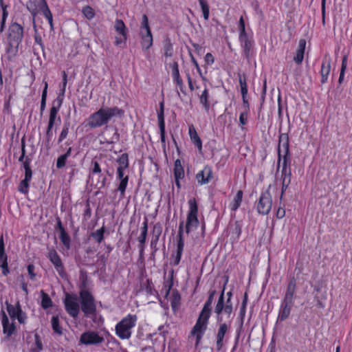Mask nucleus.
Instances as JSON below:
<instances>
[{
	"label": "nucleus",
	"instance_id": "473e14b6",
	"mask_svg": "<svg viewBox=\"0 0 352 352\" xmlns=\"http://www.w3.org/2000/svg\"><path fill=\"white\" fill-rule=\"evenodd\" d=\"M209 96L208 90L206 87H205L204 90L202 91L199 96V100L200 103L204 106L206 111H208L210 108V103L208 101Z\"/></svg>",
	"mask_w": 352,
	"mask_h": 352
},
{
	"label": "nucleus",
	"instance_id": "13d9d810",
	"mask_svg": "<svg viewBox=\"0 0 352 352\" xmlns=\"http://www.w3.org/2000/svg\"><path fill=\"white\" fill-rule=\"evenodd\" d=\"M19 161L22 163L23 167L25 169V164L28 163V167H30L31 160L25 155H21L19 158Z\"/></svg>",
	"mask_w": 352,
	"mask_h": 352
},
{
	"label": "nucleus",
	"instance_id": "0e129e2a",
	"mask_svg": "<svg viewBox=\"0 0 352 352\" xmlns=\"http://www.w3.org/2000/svg\"><path fill=\"white\" fill-rule=\"evenodd\" d=\"M8 256L5 253V251L0 252V264L7 263Z\"/></svg>",
	"mask_w": 352,
	"mask_h": 352
},
{
	"label": "nucleus",
	"instance_id": "37998d69",
	"mask_svg": "<svg viewBox=\"0 0 352 352\" xmlns=\"http://www.w3.org/2000/svg\"><path fill=\"white\" fill-rule=\"evenodd\" d=\"M52 329L58 334L62 333V329L59 324V319L58 316H53L52 318Z\"/></svg>",
	"mask_w": 352,
	"mask_h": 352
},
{
	"label": "nucleus",
	"instance_id": "49530a36",
	"mask_svg": "<svg viewBox=\"0 0 352 352\" xmlns=\"http://www.w3.org/2000/svg\"><path fill=\"white\" fill-rule=\"evenodd\" d=\"M42 349H43V344H42L41 340L40 339V337L37 333H36L34 335V347L32 349H33L34 352H38L41 350H42Z\"/></svg>",
	"mask_w": 352,
	"mask_h": 352
},
{
	"label": "nucleus",
	"instance_id": "603ef678",
	"mask_svg": "<svg viewBox=\"0 0 352 352\" xmlns=\"http://www.w3.org/2000/svg\"><path fill=\"white\" fill-rule=\"evenodd\" d=\"M8 16V12H3L0 19V33L3 32L5 29L6 21Z\"/></svg>",
	"mask_w": 352,
	"mask_h": 352
},
{
	"label": "nucleus",
	"instance_id": "e433bc0d",
	"mask_svg": "<svg viewBox=\"0 0 352 352\" xmlns=\"http://www.w3.org/2000/svg\"><path fill=\"white\" fill-rule=\"evenodd\" d=\"M58 226H59L60 230V239L62 243H63V245L67 248H69V247H70V239H69V237L68 234L66 233V232L65 231L64 228L62 227L60 221L58 222Z\"/></svg>",
	"mask_w": 352,
	"mask_h": 352
},
{
	"label": "nucleus",
	"instance_id": "f3484780",
	"mask_svg": "<svg viewBox=\"0 0 352 352\" xmlns=\"http://www.w3.org/2000/svg\"><path fill=\"white\" fill-rule=\"evenodd\" d=\"M212 178V170L210 166H206L203 170L196 175L197 182L201 184H208Z\"/></svg>",
	"mask_w": 352,
	"mask_h": 352
},
{
	"label": "nucleus",
	"instance_id": "6e6552de",
	"mask_svg": "<svg viewBox=\"0 0 352 352\" xmlns=\"http://www.w3.org/2000/svg\"><path fill=\"white\" fill-rule=\"evenodd\" d=\"M232 311V303L230 299H227L225 302L224 290H223L214 308V312L218 315V321L222 320V318L220 316L222 313L226 314L228 316V318H230Z\"/></svg>",
	"mask_w": 352,
	"mask_h": 352
},
{
	"label": "nucleus",
	"instance_id": "4be33fe9",
	"mask_svg": "<svg viewBox=\"0 0 352 352\" xmlns=\"http://www.w3.org/2000/svg\"><path fill=\"white\" fill-rule=\"evenodd\" d=\"M141 45L144 50H148L153 45V36L151 31L140 32Z\"/></svg>",
	"mask_w": 352,
	"mask_h": 352
},
{
	"label": "nucleus",
	"instance_id": "6e6d98bb",
	"mask_svg": "<svg viewBox=\"0 0 352 352\" xmlns=\"http://www.w3.org/2000/svg\"><path fill=\"white\" fill-rule=\"evenodd\" d=\"M28 272L29 274L30 278L31 280H34L36 278V273L34 272L35 267L32 264H30L27 267Z\"/></svg>",
	"mask_w": 352,
	"mask_h": 352
},
{
	"label": "nucleus",
	"instance_id": "338daca9",
	"mask_svg": "<svg viewBox=\"0 0 352 352\" xmlns=\"http://www.w3.org/2000/svg\"><path fill=\"white\" fill-rule=\"evenodd\" d=\"M67 82V74L65 73V72H63V89H62L63 93H64L65 91Z\"/></svg>",
	"mask_w": 352,
	"mask_h": 352
},
{
	"label": "nucleus",
	"instance_id": "c03bdc74",
	"mask_svg": "<svg viewBox=\"0 0 352 352\" xmlns=\"http://www.w3.org/2000/svg\"><path fill=\"white\" fill-rule=\"evenodd\" d=\"M239 84L241 87V92L242 96H244V95L248 94V86L246 83V78L244 76L242 77L241 76H239Z\"/></svg>",
	"mask_w": 352,
	"mask_h": 352
},
{
	"label": "nucleus",
	"instance_id": "2eb2a0df",
	"mask_svg": "<svg viewBox=\"0 0 352 352\" xmlns=\"http://www.w3.org/2000/svg\"><path fill=\"white\" fill-rule=\"evenodd\" d=\"M47 258L54 265L59 275L63 276L65 275V268L60 257L54 249H52L49 251Z\"/></svg>",
	"mask_w": 352,
	"mask_h": 352
},
{
	"label": "nucleus",
	"instance_id": "0eeeda50",
	"mask_svg": "<svg viewBox=\"0 0 352 352\" xmlns=\"http://www.w3.org/2000/svg\"><path fill=\"white\" fill-rule=\"evenodd\" d=\"M209 318L210 316L200 313L195 325L191 330V335L196 337V346L199 344L202 336L206 330Z\"/></svg>",
	"mask_w": 352,
	"mask_h": 352
},
{
	"label": "nucleus",
	"instance_id": "ddd939ff",
	"mask_svg": "<svg viewBox=\"0 0 352 352\" xmlns=\"http://www.w3.org/2000/svg\"><path fill=\"white\" fill-rule=\"evenodd\" d=\"M6 305L8 314L12 320L16 318L20 323L25 322L26 316L21 309L19 302H17L16 305H12L6 301Z\"/></svg>",
	"mask_w": 352,
	"mask_h": 352
},
{
	"label": "nucleus",
	"instance_id": "09e8293b",
	"mask_svg": "<svg viewBox=\"0 0 352 352\" xmlns=\"http://www.w3.org/2000/svg\"><path fill=\"white\" fill-rule=\"evenodd\" d=\"M84 16L89 20L93 19L95 16L94 10L90 6H85L82 8Z\"/></svg>",
	"mask_w": 352,
	"mask_h": 352
},
{
	"label": "nucleus",
	"instance_id": "6ab92c4d",
	"mask_svg": "<svg viewBox=\"0 0 352 352\" xmlns=\"http://www.w3.org/2000/svg\"><path fill=\"white\" fill-rule=\"evenodd\" d=\"M331 72V58L325 56L322 60L320 74H321V83L324 84L327 82L329 75Z\"/></svg>",
	"mask_w": 352,
	"mask_h": 352
},
{
	"label": "nucleus",
	"instance_id": "58836bf2",
	"mask_svg": "<svg viewBox=\"0 0 352 352\" xmlns=\"http://www.w3.org/2000/svg\"><path fill=\"white\" fill-rule=\"evenodd\" d=\"M41 307L46 309L52 306V301L49 296L45 293L43 291H41Z\"/></svg>",
	"mask_w": 352,
	"mask_h": 352
},
{
	"label": "nucleus",
	"instance_id": "774afa93",
	"mask_svg": "<svg viewBox=\"0 0 352 352\" xmlns=\"http://www.w3.org/2000/svg\"><path fill=\"white\" fill-rule=\"evenodd\" d=\"M285 215V210L284 208H279L276 212V217L278 219H282Z\"/></svg>",
	"mask_w": 352,
	"mask_h": 352
},
{
	"label": "nucleus",
	"instance_id": "052dcab7",
	"mask_svg": "<svg viewBox=\"0 0 352 352\" xmlns=\"http://www.w3.org/2000/svg\"><path fill=\"white\" fill-rule=\"evenodd\" d=\"M239 30H240L239 35L247 34V33L245 32V29L244 20L242 16L239 19Z\"/></svg>",
	"mask_w": 352,
	"mask_h": 352
},
{
	"label": "nucleus",
	"instance_id": "a211bd4d",
	"mask_svg": "<svg viewBox=\"0 0 352 352\" xmlns=\"http://www.w3.org/2000/svg\"><path fill=\"white\" fill-rule=\"evenodd\" d=\"M293 305L294 303L285 300L281 302L277 318L278 321H284L289 318Z\"/></svg>",
	"mask_w": 352,
	"mask_h": 352
},
{
	"label": "nucleus",
	"instance_id": "a19ab883",
	"mask_svg": "<svg viewBox=\"0 0 352 352\" xmlns=\"http://www.w3.org/2000/svg\"><path fill=\"white\" fill-rule=\"evenodd\" d=\"M173 78L176 85L179 87L182 91H184V85L183 80L179 75V72H175L172 73Z\"/></svg>",
	"mask_w": 352,
	"mask_h": 352
},
{
	"label": "nucleus",
	"instance_id": "69168bd1",
	"mask_svg": "<svg viewBox=\"0 0 352 352\" xmlns=\"http://www.w3.org/2000/svg\"><path fill=\"white\" fill-rule=\"evenodd\" d=\"M126 39H127V36L125 37V38H124V37H122V36H121V37H116L115 38V45H119L121 43H125L126 41Z\"/></svg>",
	"mask_w": 352,
	"mask_h": 352
},
{
	"label": "nucleus",
	"instance_id": "680f3d73",
	"mask_svg": "<svg viewBox=\"0 0 352 352\" xmlns=\"http://www.w3.org/2000/svg\"><path fill=\"white\" fill-rule=\"evenodd\" d=\"M157 118L159 122V127L163 128V126H165L164 112L160 111L157 115Z\"/></svg>",
	"mask_w": 352,
	"mask_h": 352
},
{
	"label": "nucleus",
	"instance_id": "aec40b11",
	"mask_svg": "<svg viewBox=\"0 0 352 352\" xmlns=\"http://www.w3.org/2000/svg\"><path fill=\"white\" fill-rule=\"evenodd\" d=\"M228 330V326L226 323H221L219 325V328L217 334V350L221 351L223 346V338Z\"/></svg>",
	"mask_w": 352,
	"mask_h": 352
},
{
	"label": "nucleus",
	"instance_id": "9b49d317",
	"mask_svg": "<svg viewBox=\"0 0 352 352\" xmlns=\"http://www.w3.org/2000/svg\"><path fill=\"white\" fill-rule=\"evenodd\" d=\"M93 167L89 172V179L92 184L94 183V177L97 176L98 180L96 181L95 186L98 188H101L105 185V176L102 175V170L99 163L97 161L92 162Z\"/></svg>",
	"mask_w": 352,
	"mask_h": 352
},
{
	"label": "nucleus",
	"instance_id": "7ed1b4c3",
	"mask_svg": "<svg viewBox=\"0 0 352 352\" xmlns=\"http://www.w3.org/2000/svg\"><path fill=\"white\" fill-rule=\"evenodd\" d=\"M80 299L81 309L86 317H91L95 322L103 321L100 316H97L94 298L88 291L82 289L80 292Z\"/></svg>",
	"mask_w": 352,
	"mask_h": 352
},
{
	"label": "nucleus",
	"instance_id": "864d4df0",
	"mask_svg": "<svg viewBox=\"0 0 352 352\" xmlns=\"http://www.w3.org/2000/svg\"><path fill=\"white\" fill-rule=\"evenodd\" d=\"M69 124H65L62 129V131L59 135L58 142H62L66 138L69 132Z\"/></svg>",
	"mask_w": 352,
	"mask_h": 352
},
{
	"label": "nucleus",
	"instance_id": "bb28decb",
	"mask_svg": "<svg viewBox=\"0 0 352 352\" xmlns=\"http://www.w3.org/2000/svg\"><path fill=\"white\" fill-rule=\"evenodd\" d=\"M141 234L138 236V239L140 243V248L141 251L144 250V245L146 242L147 232H148V219H145L143 223L142 227L141 228Z\"/></svg>",
	"mask_w": 352,
	"mask_h": 352
},
{
	"label": "nucleus",
	"instance_id": "79ce46f5",
	"mask_svg": "<svg viewBox=\"0 0 352 352\" xmlns=\"http://www.w3.org/2000/svg\"><path fill=\"white\" fill-rule=\"evenodd\" d=\"M199 4L201 6L204 18L205 20H208L209 17V6L206 0H199Z\"/></svg>",
	"mask_w": 352,
	"mask_h": 352
},
{
	"label": "nucleus",
	"instance_id": "393cba45",
	"mask_svg": "<svg viewBox=\"0 0 352 352\" xmlns=\"http://www.w3.org/2000/svg\"><path fill=\"white\" fill-rule=\"evenodd\" d=\"M60 106V102L58 104L57 106L53 104V106L50 109V117H49V122L48 126H54L56 124V121L58 123L60 122V118H57L58 111L59 110Z\"/></svg>",
	"mask_w": 352,
	"mask_h": 352
},
{
	"label": "nucleus",
	"instance_id": "c756f323",
	"mask_svg": "<svg viewBox=\"0 0 352 352\" xmlns=\"http://www.w3.org/2000/svg\"><path fill=\"white\" fill-rule=\"evenodd\" d=\"M114 29L118 34L122 37H126L127 28L122 19H116L114 23Z\"/></svg>",
	"mask_w": 352,
	"mask_h": 352
},
{
	"label": "nucleus",
	"instance_id": "c85d7f7f",
	"mask_svg": "<svg viewBox=\"0 0 352 352\" xmlns=\"http://www.w3.org/2000/svg\"><path fill=\"white\" fill-rule=\"evenodd\" d=\"M39 7L43 15L47 19L51 28H53L52 14L45 0H41V4Z\"/></svg>",
	"mask_w": 352,
	"mask_h": 352
},
{
	"label": "nucleus",
	"instance_id": "9d476101",
	"mask_svg": "<svg viewBox=\"0 0 352 352\" xmlns=\"http://www.w3.org/2000/svg\"><path fill=\"white\" fill-rule=\"evenodd\" d=\"M67 312L74 318H77L80 311L79 302L76 295L67 294L64 300Z\"/></svg>",
	"mask_w": 352,
	"mask_h": 352
},
{
	"label": "nucleus",
	"instance_id": "1a4fd4ad",
	"mask_svg": "<svg viewBox=\"0 0 352 352\" xmlns=\"http://www.w3.org/2000/svg\"><path fill=\"white\" fill-rule=\"evenodd\" d=\"M270 188V186H269L267 190L262 192L257 204V211L259 214L263 215L267 214L272 208V199L269 191Z\"/></svg>",
	"mask_w": 352,
	"mask_h": 352
},
{
	"label": "nucleus",
	"instance_id": "72a5a7b5",
	"mask_svg": "<svg viewBox=\"0 0 352 352\" xmlns=\"http://www.w3.org/2000/svg\"><path fill=\"white\" fill-rule=\"evenodd\" d=\"M174 175H175V179H182L184 176V168L182 166V164H181V162L179 160H177L175 162Z\"/></svg>",
	"mask_w": 352,
	"mask_h": 352
},
{
	"label": "nucleus",
	"instance_id": "3c124183",
	"mask_svg": "<svg viewBox=\"0 0 352 352\" xmlns=\"http://www.w3.org/2000/svg\"><path fill=\"white\" fill-rule=\"evenodd\" d=\"M128 176H125L124 179L120 180V183L119 184L118 190L120 192L121 195L123 196L125 192L127 183H128Z\"/></svg>",
	"mask_w": 352,
	"mask_h": 352
},
{
	"label": "nucleus",
	"instance_id": "7c9ffc66",
	"mask_svg": "<svg viewBox=\"0 0 352 352\" xmlns=\"http://www.w3.org/2000/svg\"><path fill=\"white\" fill-rule=\"evenodd\" d=\"M181 297L177 292L173 291L170 297V305L174 312H176L180 305Z\"/></svg>",
	"mask_w": 352,
	"mask_h": 352
},
{
	"label": "nucleus",
	"instance_id": "8fccbe9b",
	"mask_svg": "<svg viewBox=\"0 0 352 352\" xmlns=\"http://www.w3.org/2000/svg\"><path fill=\"white\" fill-rule=\"evenodd\" d=\"M26 7H27L28 10L33 15V23H34V16L36 14V4H35L34 1L30 0L29 1L27 2Z\"/></svg>",
	"mask_w": 352,
	"mask_h": 352
},
{
	"label": "nucleus",
	"instance_id": "f704fd0d",
	"mask_svg": "<svg viewBox=\"0 0 352 352\" xmlns=\"http://www.w3.org/2000/svg\"><path fill=\"white\" fill-rule=\"evenodd\" d=\"M214 294H215V291H212L210 293L208 298L207 301L205 302L201 313L210 316L211 305L212 303L213 297H214Z\"/></svg>",
	"mask_w": 352,
	"mask_h": 352
},
{
	"label": "nucleus",
	"instance_id": "ea45409f",
	"mask_svg": "<svg viewBox=\"0 0 352 352\" xmlns=\"http://www.w3.org/2000/svg\"><path fill=\"white\" fill-rule=\"evenodd\" d=\"M118 167L123 169H126L129 167V158L126 153L122 154L117 160Z\"/></svg>",
	"mask_w": 352,
	"mask_h": 352
},
{
	"label": "nucleus",
	"instance_id": "2f4dec72",
	"mask_svg": "<svg viewBox=\"0 0 352 352\" xmlns=\"http://www.w3.org/2000/svg\"><path fill=\"white\" fill-rule=\"evenodd\" d=\"M243 199V191L238 190L233 201L230 204V208L232 210H236L241 205Z\"/></svg>",
	"mask_w": 352,
	"mask_h": 352
},
{
	"label": "nucleus",
	"instance_id": "a878e982",
	"mask_svg": "<svg viewBox=\"0 0 352 352\" xmlns=\"http://www.w3.org/2000/svg\"><path fill=\"white\" fill-rule=\"evenodd\" d=\"M306 42L304 39H301L299 41L298 48L296 51V54L294 57V60L297 64H300L304 58V53L305 50Z\"/></svg>",
	"mask_w": 352,
	"mask_h": 352
},
{
	"label": "nucleus",
	"instance_id": "5701e85b",
	"mask_svg": "<svg viewBox=\"0 0 352 352\" xmlns=\"http://www.w3.org/2000/svg\"><path fill=\"white\" fill-rule=\"evenodd\" d=\"M2 325L3 328L4 333H7L8 336H10L14 331L15 327L14 322H10L8 316L6 313L2 311Z\"/></svg>",
	"mask_w": 352,
	"mask_h": 352
},
{
	"label": "nucleus",
	"instance_id": "f257e3e1",
	"mask_svg": "<svg viewBox=\"0 0 352 352\" xmlns=\"http://www.w3.org/2000/svg\"><path fill=\"white\" fill-rule=\"evenodd\" d=\"M124 113V111L118 107H102L86 119L85 125L91 129H98L108 124L115 118H121Z\"/></svg>",
	"mask_w": 352,
	"mask_h": 352
},
{
	"label": "nucleus",
	"instance_id": "4d7b16f0",
	"mask_svg": "<svg viewBox=\"0 0 352 352\" xmlns=\"http://www.w3.org/2000/svg\"><path fill=\"white\" fill-rule=\"evenodd\" d=\"M248 120V111H244L241 113L239 116L240 124L243 126L247 123Z\"/></svg>",
	"mask_w": 352,
	"mask_h": 352
},
{
	"label": "nucleus",
	"instance_id": "4c0bfd02",
	"mask_svg": "<svg viewBox=\"0 0 352 352\" xmlns=\"http://www.w3.org/2000/svg\"><path fill=\"white\" fill-rule=\"evenodd\" d=\"M162 228L160 223H156L153 228V234L154 239L151 241V246L155 245L158 241L159 237L162 234Z\"/></svg>",
	"mask_w": 352,
	"mask_h": 352
},
{
	"label": "nucleus",
	"instance_id": "20e7f679",
	"mask_svg": "<svg viewBox=\"0 0 352 352\" xmlns=\"http://www.w3.org/2000/svg\"><path fill=\"white\" fill-rule=\"evenodd\" d=\"M138 317L129 314L123 318L116 326V335L122 340L129 339L132 333L131 329L135 326Z\"/></svg>",
	"mask_w": 352,
	"mask_h": 352
},
{
	"label": "nucleus",
	"instance_id": "e2e57ef3",
	"mask_svg": "<svg viewBox=\"0 0 352 352\" xmlns=\"http://www.w3.org/2000/svg\"><path fill=\"white\" fill-rule=\"evenodd\" d=\"M205 61L206 63L209 64V65H212L214 61V57L212 55V54L210 53H207L206 54V56H205Z\"/></svg>",
	"mask_w": 352,
	"mask_h": 352
},
{
	"label": "nucleus",
	"instance_id": "a18cd8bd",
	"mask_svg": "<svg viewBox=\"0 0 352 352\" xmlns=\"http://www.w3.org/2000/svg\"><path fill=\"white\" fill-rule=\"evenodd\" d=\"M104 228L102 227L101 228L97 230L96 232L91 234V236L97 241L98 243H100L104 238Z\"/></svg>",
	"mask_w": 352,
	"mask_h": 352
},
{
	"label": "nucleus",
	"instance_id": "c9c22d12",
	"mask_svg": "<svg viewBox=\"0 0 352 352\" xmlns=\"http://www.w3.org/2000/svg\"><path fill=\"white\" fill-rule=\"evenodd\" d=\"M164 56L166 58L171 57L173 54V48L171 41L169 38H166L164 41L163 45Z\"/></svg>",
	"mask_w": 352,
	"mask_h": 352
},
{
	"label": "nucleus",
	"instance_id": "f03ea898",
	"mask_svg": "<svg viewBox=\"0 0 352 352\" xmlns=\"http://www.w3.org/2000/svg\"><path fill=\"white\" fill-rule=\"evenodd\" d=\"M23 36V28L17 23H12L9 27L7 39L6 54L9 59L15 57L19 51V45Z\"/></svg>",
	"mask_w": 352,
	"mask_h": 352
},
{
	"label": "nucleus",
	"instance_id": "cd10ccee",
	"mask_svg": "<svg viewBox=\"0 0 352 352\" xmlns=\"http://www.w3.org/2000/svg\"><path fill=\"white\" fill-rule=\"evenodd\" d=\"M188 132L191 141L195 144L197 148L201 151L202 148L201 140L192 125L189 126Z\"/></svg>",
	"mask_w": 352,
	"mask_h": 352
},
{
	"label": "nucleus",
	"instance_id": "412c9836",
	"mask_svg": "<svg viewBox=\"0 0 352 352\" xmlns=\"http://www.w3.org/2000/svg\"><path fill=\"white\" fill-rule=\"evenodd\" d=\"M296 290V281L292 278L287 285V290L283 300L291 302L294 303V296Z\"/></svg>",
	"mask_w": 352,
	"mask_h": 352
},
{
	"label": "nucleus",
	"instance_id": "b1692460",
	"mask_svg": "<svg viewBox=\"0 0 352 352\" xmlns=\"http://www.w3.org/2000/svg\"><path fill=\"white\" fill-rule=\"evenodd\" d=\"M239 41L245 57L248 58L252 45L251 41L248 38V34L239 35Z\"/></svg>",
	"mask_w": 352,
	"mask_h": 352
},
{
	"label": "nucleus",
	"instance_id": "423d86ee",
	"mask_svg": "<svg viewBox=\"0 0 352 352\" xmlns=\"http://www.w3.org/2000/svg\"><path fill=\"white\" fill-rule=\"evenodd\" d=\"M189 210L187 214L186 223V232L190 233L191 231L196 229L199 224L198 215V206L195 199H191L188 201Z\"/></svg>",
	"mask_w": 352,
	"mask_h": 352
},
{
	"label": "nucleus",
	"instance_id": "de8ad7c7",
	"mask_svg": "<svg viewBox=\"0 0 352 352\" xmlns=\"http://www.w3.org/2000/svg\"><path fill=\"white\" fill-rule=\"evenodd\" d=\"M151 31L149 25H148V19L146 14H143L142 19V23L140 26V32H147Z\"/></svg>",
	"mask_w": 352,
	"mask_h": 352
},
{
	"label": "nucleus",
	"instance_id": "5fc2aeb1",
	"mask_svg": "<svg viewBox=\"0 0 352 352\" xmlns=\"http://www.w3.org/2000/svg\"><path fill=\"white\" fill-rule=\"evenodd\" d=\"M67 157L64 156L63 155H61L59 156L56 161V167L58 168H61L65 166Z\"/></svg>",
	"mask_w": 352,
	"mask_h": 352
},
{
	"label": "nucleus",
	"instance_id": "f8f14e48",
	"mask_svg": "<svg viewBox=\"0 0 352 352\" xmlns=\"http://www.w3.org/2000/svg\"><path fill=\"white\" fill-rule=\"evenodd\" d=\"M103 342L104 338L93 331L84 332L80 338V343L85 345H97Z\"/></svg>",
	"mask_w": 352,
	"mask_h": 352
},
{
	"label": "nucleus",
	"instance_id": "4468645a",
	"mask_svg": "<svg viewBox=\"0 0 352 352\" xmlns=\"http://www.w3.org/2000/svg\"><path fill=\"white\" fill-rule=\"evenodd\" d=\"M184 232V221H182L179 226L178 237L179 240L177 245V252L175 255L172 256L173 260V263L174 265H177L181 260L182 252L184 247V241L183 239Z\"/></svg>",
	"mask_w": 352,
	"mask_h": 352
},
{
	"label": "nucleus",
	"instance_id": "39448f33",
	"mask_svg": "<svg viewBox=\"0 0 352 352\" xmlns=\"http://www.w3.org/2000/svg\"><path fill=\"white\" fill-rule=\"evenodd\" d=\"M278 154V164L280 163L281 158L283 157V177H288L289 176H291V170L288 166L289 162L287 159V155L289 154V141L288 137L286 135L283 134L280 136Z\"/></svg>",
	"mask_w": 352,
	"mask_h": 352
},
{
	"label": "nucleus",
	"instance_id": "bf43d9fd",
	"mask_svg": "<svg viewBox=\"0 0 352 352\" xmlns=\"http://www.w3.org/2000/svg\"><path fill=\"white\" fill-rule=\"evenodd\" d=\"M54 126H47L46 131V141L50 142L53 137L52 129Z\"/></svg>",
	"mask_w": 352,
	"mask_h": 352
},
{
	"label": "nucleus",
	"instance_id": "dca6fc26",
	"mask_svg": "<svg viewBox=\"0 0 352 352\" xmlns=\"http://www.w3.org/2000/svg\"><path fill=\"white\" fill-rule=\"evenodd\" d=\"M32 171L28 167V163L25 164V178L20 182L18 190L19 192L26 194L28 192L29 182L32 179Z\"/></svg>",
	"mask_w": 352,
	"mask_h": 352
}]
</instances>
